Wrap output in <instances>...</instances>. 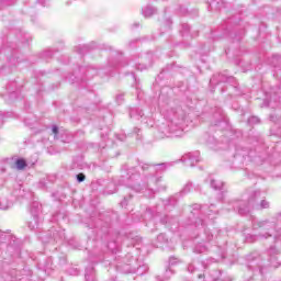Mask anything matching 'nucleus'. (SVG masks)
Listing matches in <instances>:
<instances>
[{"instance_id": "6", "label": "nucleus", "mask_w": 281, "mask_h": 281, "mask_svg": "<svg viewBox=\"0 0 281 281\" xmlns=\"http://www.w3.org/2000/svg\"><path fill=\"white\" fill-rule=\"evenodd\" d=\"M155 12H157V10H155V8L153 7H146L145 9H143V14L146 19H148L149 16H153Z\"/></svg>"}, {"instance_id": "1", "label": "nucleus", "mask_w": 281, "mask_h": 281, "mask_svg": "<svg viewBox=\"0 0 281 281\" xmlns=\"http://www.w3.org/2000/svg\"><path fill=\"white\" fill-rule=\"evenodd\" d=\"M269 202L265 200L260 191L250 193L248 201L240 204L238 213L241 215L249 214L252 210H267Z\"/></svg>"}, {"instance_id": "17", "label": "nucleus", "mask_w": 281, "mask_h": 281, "mask_svg": "<svg viewBox=\"0 0 281 281\" xmlns=\"http://www.w3.org/2000/svg\"><path fill=\"white\" fill-rule=\"evenodd\" d=\"M166 238V235H164V234H160L159 236H158V240H164Z\"/></svg>"}, {"instance_id": "12", "label": "nucleus", "mask_w": 281, "mask_h": 281, "mask_svg": "<svg viewBox=\"0 0 281 281\" xmlns=\"http://www.w3.org/2000/svg\"><path fill=\"white\" fill-rule=\"evenodd\" d=\"M188 271H189L190 273H194V265L190 263V265L188 266Z\"/></svg>"}, {"instance_id": "23", "label": "nucleus", "mask_w": 281, "mask_h": 281, "mask_svg": "<svg viewBox=\"0 0 281 281\" xmlns=\"http://www.w3.org/2000/svg\"><path fill=\"white\" fill-rule=\"evenodd\" d=\"M143 170H146V166H143Z\"/></svg>"}, {"instance_id": "7", "label": "nucleus", "mask_w": 281, "mask_h": 281, "mask_svg": "<svg viewBox=\"0 0 281 281\" xmlns=\"http://www.w3.org/2000/svg\"><path fill=\"white\" fill-rule=\"evenodd\" d=\"M211 187L214 188V190H221L223 188V182L211 180Z\"/></svg>"}, {"instance_id": "2", "label": "nucleus", "mask_w": 281, "mask_h": 281, "mask_svg": "<svg viewBox=\"0 0 281 281\" xmlns=\"http://www.w3.org/2000/svg\"><path fill=\"white\" fill-rule=\"evenodd\" d=\"M186 112L183 111V109L178 108L176 112H173V116L171 117L170 133L173 134V137H181L183 135V130L181 127L175 128V125L179 126L183 124Z\"/></svg>"}, {"instance_id": "10", "label": "nucleus", "mask_w": 281, "mask_h": 281, "mask_svg": "<svg viewBox=\"0 0 281 281\" xmlns=\"http://www.w3.org/2000/svg\"><path fill=\"white\" fill-rule=\"evenodd\" d=\"M85 179H87V177L85 176V173H79L77 175V181L79 183H82V181H85Z\"/></svg>"}, {"instance_id": "21", "label": "nucleus", "mask_w": 281, "mask_h": 281, "mask_svg": "<svg viewBox=\"0 0 281 281\" xmlns=\"http://www.w3.org/2000/svg\"><path fill=\"white\" fill-rule=\"evenodd\" d=\"M198 278H200V279H201V278H204V276H203V274H199V276H198Z\"/></svg>"}, {"instance_id": "15", "label": "nucleus", "mask_w": 281, "mask_h": 281, "mask_svg": "<svg viewBox=\"0 0 281 281\" xmlns=\"http://www.w3.org/2000/svg\"><path fill=\"white\" fill-rule=\"evenodd\" d=\"M250 123H258V117L252 116L251 119H249Z\"/></svg>"}, {"instance_id": "9", "label": "nucleus", "mask_w": 281, "mask_h": 281, "mask_svg": "<svg viewBox=\"0 0 281 281\" xmlns=\"http://www.w3.org/2000/svg\"><path fill=\"white\" fill-rule=\"evenodd\" d=\"M33 221H34V222H30V223H29V227H30L31 229H36V227H37V225H38V223L36 222V216L33 217Z\"/></svg>"}, {"instance_id": "19", "label": "nucleus", "mask_w": 281, "mask_h": 281, "mask_svg": "<svg viewBox=\"0 0 281 281\" xmlns=\"http://www.w3.org/2000/svg\"><path fill=\"white\" fill-rule=\"evenodd\" d=\"M42 5H45V0H38Z\"/></svg>"}, {"instance_id": "3", "label": "nucleus", "mask_w": 281, "mask_h": 281, "mask_svg": "<svg viewBox=\"0 0 281 281\" xmlns=\"http://www.w3.org/2000/svg\"><path fill=\"white\" fill-rule=\"evenodd\" d=\"M199 157H201V153L192 151V153L186 154L182 157V161H184L186 166H190L192 168L196 166V164H199L200 161Z\"/></svg>"}, {"instance_id": "13", "label": "nucleus", "mask_w": 281, "mask_h": 281, "mask_svg": "<svg viewBox=\"0 0 281 281\" xmlns=\"http://www.w3.org/2000/svg\"><path fill=\"white\" fill-rule=\"evenodd\" d=\"M190 188H192V183H188L184 189L183 192H190Z\"/></svg>"}, {"instance_id": "14", "label": "nucleus", "mask_w": 281, "mask_h": 281, "mask_svg": "<svg viewBox=\"0 0 281 281\" xmlns=\"http://www.w3.org/2000/svg\"><path fill=\"white\" fill-rule=\"evenodd\" d=\"M182 29L184 30V32H190V25L188 24H183Z\"/></svg>"}, {"instance_id": "18", "label": "nucleus", "mask_w": 281, "mask_h": 281, "mask_svg": "<svg viewBox=\"0 0 281 281\" xmlns=\"http://www.w3.org/2000/svg\"><path fill=\"white\" fill-rule=\"evenodd\" d=\"M206 240H207V243H210V240H212V235L211 234H207Z\"/></svg>"}, {"instance_id": "24", "label": "nucleus", "mask_w": 281, "mask_h": 281, "mask_svg": "<svg viewBox=\"0 0 281 281\" xmlns=\"http://www.w3.org/2000/svg\"><path fill=\"white\" fill-rule=\"evenodd\" d=\"M120 98H122V95H119V97H117V100H120Z\"/></svg>"}, {"instance_id": "11", "label": "nucleus", "mask_w": 281, "mask_h": 281, "mask_svg": "<svg viewBox=\"0 0 281 281\" xmlns=\"http://www.w3.org/2000/svg\"><path fill=\"white\" fill-rule=\"evenodd\" d=\"M265 225H267V222H259L258 224L254 225V228L258 229V227H265Z\"/></svg>"}, {"instance_id": "16", "label": "nucleus", "mask_w": 281, "mask_h": 281, "mask_svg": "<svg viewBox=\"0 0 281 281\" xmlns=\"http://www.w3.org/2000/svg\"><path fill=\"white\" fill-rule=\"evenodd\" d=\"M53 133L54 135H58V126L56 125L53 126Z\"/></svg>"}, {"instance_id": "20", "label": "nucleus", "mask_w": 281, "mask_h": 281, "mask_svg": "<svg viewBox=\"0 0 281 281\" xmlns=\"http://www.w3.org/2000/svg\"><path fill=\"white\" fill-rule=\"evenodd\" d=\"M160 168H166V164H159L158 165Z\"/></svg>"}, {"instance_id": "22", "label": "nucleus", "mask_w": 281, "mask_h": 281, "mask_svg": "<svg viewBox=\"0 0 281 281\" xmlns=\"http://www.w3.org/2000/svg\"><path fill=\"white\" fill-rule=\"evenodd\" d=\"M170 263H171V265H175V262L172 261V259H170Z\"/></svg>"}, {"instance_id": "4", "label": "nucleus", "mask_w": 281, "mask_h": 281, "mask_svg": "<svg viewBox=\"0 0 281 281\" xmlns=\"http://www.w3.org/2000/svg\"><path fill=\"white\" fill-rule=\"evenodd\" d=\"M268 254L270 256L271 266L274 268L280 267V263L278 262V257H276V256H278V254H280V251L278 249H276V247H271L268 250Z\"/></svg>"}, {"instance_id": "8", "label": "nucleus", "mask_w": 281, "mask_h": 281, "mask_svg": "<svg viewBox=\"0 0 281 281\" xmlns=\"http://www.w3.org/2000/svg\"><path fill=\"white\" fill-rule=\"evenodd\" d=\"M195 254H203L204 251H207V248L204 245H198L194 248Z\"/></svg>"}, {"instance_id": "25", "label": "nucleus", "mask_w": 281, "mask_h": 281, "mask_svg": "<svg viewBox=\"0 0 281 281\" xmlns=\"http://www.w3.org/2000/svg\"><path fill=\"white\" fill-rule=\"evenodd\" d=\"M33 205H38V203H34Z\"/></svg>"}, {"instance_id": "5", "label": "nucleus", "mask_w": 281, "mask_h": 281, "mask_svg": "<svg viewBox=\"0 0 281 281\" xmlns=\"http://www.w3.org/2000/svg\"><path fill=\"white\" fill-rule=\"evenodd\" d=\"M15 168L16 170H25L27 168V161L23 158H19L15 160Z\"/></svg>"}]
</instances>
